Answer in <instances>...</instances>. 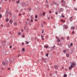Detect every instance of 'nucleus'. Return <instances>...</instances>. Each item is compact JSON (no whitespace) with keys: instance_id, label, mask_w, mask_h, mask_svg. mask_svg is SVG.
<instances>
[{"instance_id":"33","label":"nucleus","mask_w":77,"mask_h":77,"mask_svg":"<svg viewBox=\"0 0 77 77\" xmlns=\"http://www.w3.org/2000/svg\"><path fill=\"white\" fill-rule=\"evenodd\" d=\"M44 31H42V33L43 34L44 33Z\"/></svg>"},{"instance_id":"22","label":"nucleus","mask_w":77,"mask_h":77,"mask_svg":"<svg viewBox=\"0 0 77 77\" xmlns=\"http://www.w3.org/2000/svg\"><path fill=\"white\" fill-rule=\"evenodd\" d=\"M48 54H46V56L47 57H48Z\"/></svg>"},{"instance_id":"11","label":"nucleus","mask_w":77,"mask_h":77,"mask_svg":"<svg viewBox=\"0 0 77 77\" xmlns=\"http://www.w3.org/2000/svg\"><path fill=\"white\" fill-rule=\"evenodd\" d=\"M20 2V1L19 0H18V1H16V2L18 4Z\"/></svg>"},{"instance_id":"42","label":"nucleus","mask_w":77,"mask_h":77,"mask_svg":"<svg viewBox=\"0 0 77 77\" xmlns=\"http://www.w3.org/2000/svg\"><path fill=\"white\" fill-rule=\"evenodd\" d=\"M55 14H58V13H57V12H56Z\"/></svg>"},{"instance_id":"49","label":"nucleus","mask_w":77,"mask_h":77,"mask_svg":"<svg viewBox=\"0 0 77 77\" xmlns=\"http://www.w3.org/2000/svg\"><path fill=\"white\" fill-rule=\"evenodd\" d=\"M1 69H2V70H3V69H4V68H3V67H2Z\"/></svg>"},{"instance_id":"56","label":"nucleus","mask_w":77,"mask_h":77,"mask_svg":"<svg viewBox=\"0 0 77 77\" xmlns=\"http://www.w3.org/2000/svg\"><path fill=\"white\" fill-rule=\"evenodd\" d=\"M29 25H31V24H31V23H29Z\"/></svg>"},{"instance_id":"30","label":"nucleus","mask_w":77,"mask_h":77,"mask_svg":"<svg viewBox=\"0 0 77 77\" xmlns=\"http://www.w3.org/2000/svg\"><path fill=\"white\" fill-rule=\"evenodd\" d=\"M31 9V8H29V11H30Z\"/></svg>"},{"instance_id":"26","label":"nucleus","mask_w":77,"mask_h":77,"mask_svg":"<svg viewBox=\"0 0 77 77\" xmlns=\"http://www.w3.org/2000/svg\"><path fill=\"white\" fill-rule=\"evenodd\" d=\"M38 17V16H35V18H37Z\"/></svg>"},{"instance_id":"8","label":"nucleus","mask_w":77,"mask_h":77,"mask_svg":"<svg viewBox=\"0 0 77 77\" xmlns=\"http://www.w3.org/2000/svg\"><path fill=\"white\" fill-rule=\"evenodd\" d=\"M21 33L19 32L18 33L17 35H21Z\"/></svg>"},{"instance_id":"51","label":"nucleus","mask_w":77,"mask_h":77,"mask_svg":"<svg viewBox=\"0 0 77 77\" xmlns=\"http://www.w3.org/2000/svg\"><path fill=\"white\" fill-rule=\"evenodd\" d=\"M50 19V17H49L48 18V20H49Z\"/></svg>"},{"instance_id":"62","label":"nucleus","mask_w":77,"mask_h":77,"mask_svg":"<svg viewBox=\"0 0 77 77\" xmlns=\"http://www.w3.org/2000/svg\"><path fill=\"white\" fill-rule=\"evenodd\" d=\"M7 54L6 53H5V55H6Z\"/></svg>"},{"instance_id":"21","label":"nucleus","mask_w":77,"mask_h":77,"mask_svg":"<svg viewBox=\"0 0 77 77\" xmlns=\"http://www.w3.org/2000/svg\"><path fill=\"white\" fill-rule=\"evenodd\" d=\"M63 51V52H64V53H66V50Z\"/></svg>"},{"instance_id":"64","label":"nucleus","mask_w":77,"mask_h":77,"mask_svg":"<svg viewBox=\"0 0 77 77\" xmlns=\"http://www.w3.org/2000/svg\"><path fill=\"white\" fill-rule=\"evenodd\" d=\"M11 34V33L10 32H9Z\"/></svg>"},{"instance_id":"29","label":"nucleus","mask_w":77,"mask_h":77,"mask_svg":"<svg viewBox=\"0 0 77 77\" xmlns=\"http://www.w3.org/2000/svg\"><path fill=\"white\" fill-rule=\"evenodd\" d=\"M71 44L72 45H70L71 46H72V45L73 44L72 43H71Z\"/></svg>"},{"instance_id":"39","label":"nucleus","mask_w":77,"mask_h":77,"mask_svg":"<svg viewBox=\"0 0 77 77\" xmlns=\"http://www.w3.org/2000/svg\"><path fill=\"white\" fill-rule=\"evenodd\" d=\"M51 18L52 19H53V17H52V16H51Z\"/></svg>"},{"instance_id":"54","label":"nucleus","mask_w":77,"mask_h":77,"mask_svg":"<svg viewBox=\"0 0 77 77\" xmlns=\"http://www.w3.org/2000/svg\"><path fill=\"white\" fill-rule=\"evenodd\" d=\"M56 38L57 39H58V38H58V37H56Z\"/></svg>"},{"instance_id":"38","label":"nucleus","mask_w":77,"mask_h":77,"mask_svg":"<svg viewBox=\"0 0 77 77\" xmlns=\"http://www.w3.org/2000/svg\"><path fill=\"white\" fill-rule=\"evenodd\" d=\"M10 68H8V70H10Z\"/></svg>"},{"instance_id":"1","label":"nucleus","mask_w":77,"mask_h":77,"mask_svg":"<svg viewBox=\"0 0 77 77\" xmlns=\"http://www.w3.org/2000/svg\"><path fill=\"white\" fill-rule=\"evenodd\" d=\"M76 65V64L75 62H74L72 63L71 66L69 67V69H71L72 68H73L74 66H75Z\"/></svg>"},{"instance_id":"43","label":"nucleus","mask_w":77,"mask_h":77,"mask_svg":"<svg viewBox=\"0 0 77 77\" xmlns=\"http://www.w3.org/2000/svg\"><path fill=\"white\" fill-rule=\"evenodd\" d=\"M42 35H41V37H42V38H43V37H44V36H42Z\"/></svg>"},{"instance_id":"32","label":"nucleus","mask_w":77,"mask_h":77,"mask_svg":"<svg viewBox=\"0 0 77 77\" xmlns=\"http://www.w3.org/2000/svg\"><path fill=\"white\" fill-rule=\"evenodd\" d=\"M41 26H42V27H43V24H42V25H41Z\"/></svg>"},{"instance_id":"23","label":"nucleus","mask_w":77,"mask_h":77,"mask_svg":"<svg viewBox=\"0 0 77 77\" xmlns=\"http://www.w3.org/2000/svg\"><path fill=\"white\" fill-rule=\"evenodd\" d=\"M24 37H25V35H22V37L23 38H24Z\"/></svg>"},{"instance_id":"28","label":"nucleus","mask_w":77,"mask_h":77,"mask_svg":"<svg viewBox=\"0 0 77 77\" xmlns=\"http://www.w3.org/2000/svg\"><path fill=\"white\" fill-rule=\"evenodd\" d=\"M45 12H44L43 13V15H44V16H45Z\"/></svg>"},{"instance_id":"2","label":"nucleus","mask_w":77,"mask_h":77,"mask_svg":"<svg viewBox=\"0 0 77 77\" xmlns=\"http://www.w3.org/2000/svg\"><path fill=\"white\" fill-rule=\"evenodd\" d=\"M8 63H5L4 61H3L2 63V65H6L7 66L8 65Z\"/></svg>"},{"instance_id":"57","label":"nucleus","mask_w":77,"mask_h":77,"mask_svg":"<svg viewBox=\"0 0 77 77\" xmlns=\"http://www.w3.org/2000/svg\"><path fill=\"white\" fill-rule=\"evenodd\" d=\"M23 4H24V3H22V5H23Z\"/></svg>"},{"instance_id":"16","label":"nucleus","mask_w":77,"mask_h":77,"mask_svg":"<svg viewBox=\"0 0 77 77\" xmlns=\"http://www.w3.org/2000/svg\"><path fill=\"white\" fill-rule=\"evenodd\" d=\"M67 75L66 74H65V75H64V77H67Z\"/></svg>"},{"instance_id":"52","label":"nucleus","mask_w":77,"mask_h":77,"mask_svg":"<svg viewBox=\"0 0 77 77\" xmlns=\"http://www.w3.org/2000/svg\"><path fill=\"white\" fill-rule=\"evenodd\" d=\"M75 32L74 31H73L72 32V33H74Z\"/></svg>"},{"instance_id":"50","label":"nucleus","mask_w":77,"mask_h":77,"mask_svg":"<svg viewBox=\"0 0 77 77\" xmlns=\"http://www.w3.org/2000/svg\"><path fill=\"white\" fill-rule=\"evenodd\" d=\"M1 27H2L3 26V25H1Z\"/></svg>"},{"instance_id":"6","label":"nucleus","mask_w":77,"mask_h":77,"mask_svg":"<svg viewBox=\"0 0 77 77\" xmlns=\"http://www.w3.org/2000/svg\"><path fill=\"white\" fill-rule=\"evenodd\" d=\"M60 21L63 23H64L65 22V21L64 20H63L62 19Z\"/></svg>"},{"instance_id":"14","label":"nucleus","mask_w":77,"mask_h":77,"mask_svg":"<svg viewBox=\"0 0 77 77\" xmlns=\"http://www.w3.org/2000/svg\"><path fill=\"white\" fill-rule=\"evenodd\" d=\"M31 18L32 19H33L34 18L33 17V16L32 15L31 17Z\"/></svg>"},{"instance_id":"48","label":"nucleus","mask_w":77,"mask_h":77,"mask_svg":"<svg viewBox=\"0 0 77 77\" xmlns=\"http://www.w3.org/2000/svg\"><path fill=\"white\" fill-rule=\"evenodd\" d=\"M61 2H63L64 1L63 0H62Z\"/></svg>"},{"instance_id":"34","label":"nucleus","mask_w":77,"mask_h":77,"mask_svg":"<svg viewBox=\"0 0 77 77\" xmlns=\"http://www.w3.org/2000/svg\"><path fill=\"white\" fill-rule=\"evenodd\" d=\"M10 48H12V46H10Z\"/></svg>"},{"instance_id":"41","label":"nucleus","mask_w":77,"mask_h":77,"mask_svg":"<svg viewBox=\"0 0 77 77\" xmlns=\"http://www.w3.org/2000/svg\"><path fill=\"white\" fill-rule=\"evenodd\" d=\"M42 40H44V38H42Z\"/></svg>"},{"instance_id":"9","label":"nucleus","mask_w":77,"mask_h":77,"mask_svg":"<svg viewBox=\"0 0 77 77\" xmlns=\"http://www.w3.org/2000/svg\"><path fill=\"white\" fill-rule=\"evenodd\" d=\"M44 47V48H48V46L45 45Z\"/></svg>"},{"instance_id":"45","label":"nucleus","mask_w":77,"mask_h":77,"mask_svg":"<svg viewBox=\"0 0 77 77\" xmlns=\"http://www.w3.org/2000/svg\"><path fill=\"white\" fill-rule=\"evenodd\" d=\"M31 21L32 22L33 21V20L32 19V20H31Z\"/></svg>"},{"instance_id":"60","label":"nucleus","mask_w":77,"mask_h":77,"mask_svg":"<svg viewBox=\"0 0 77 77\" xmlns=\"http://www.w3.org/2000/svg\"><path fill=\"white\" fill-rule=\"evenodd\" d=\"M22 44H23V45L24 44V43L23 42V43H22Z\"/></svg>"},{"instance_id":"55","label":"nucleus","mask_w":77,"mask_h":77,"mask_svg":"<svg viewBox=\"0 0 77 77\" xmlns=\"http://www.w3.org/2000/svg\"><path fill=\"white\" fill-rule=\"evenodd\" d=\"M21 15V14H20L19 15L20 16Z\"/></svg>"},{"instance_id":"31","label":"nucleus","mask_w":77,"mask_h":77,"mask_svg":"<svg viewBox=\"0 0 77 77\" xmlns=\"http://www.w3.org/2000/svg\"><path fill=\"white\" fill-rule=\"evenodd\" d=\"M12 2H13L15 1V0H12Z\"/></svg>"},{"instance_id":"4","label":"nucleus","mask_w":77,"mask_h":77,"mask_svg":"<svg viewBox=\"0 0 77 77\" xmlns=\"http://www.w3.org/2000/svg\"><path fill=\"white\" fill-rule=\"evenodd\" d=\"M14 26H16L17 25V24L16 22H14Z\"/></svg>"},{"instance_id":"18","label":"nucleus","mask_w":77,"mask_h":77,"mask_svg":"<svg viewBox=\"0 0 77 77\" xmlns=\"http://www.w3.org/2000/svg\"><path fill=\"white\" fill-rule=\"evenodd\" d=\"M70 19L71 21H72L71 20L72 19V17H71L70 18Z\"/></svg>"},{"instance_id":"20","label":"nucleus","mask_w":77,"mask_h":77,"mask_svg":"<svg viewBox=\"0 0 77 77\" xmlns=\"http://www.w3.org/2000/svg\"><path fill=\"white\" fill-rule=\"evenodd\" d=\"M6 25H7V26H8L9 25V23H7V24H6Z\"/></svg>"},{"instance_id":"35","label":"nucleus","mask_w":77,"mask_h":77,"mask_svg":"<svg viewBox=\"0 0 77 77\" xmlns=\"http://www.w3.org/2000/svg\"><path fill=\"white\" fill-rule=\"evenodd\" d=\"M75 10L77 11V9L76 8H75Z\"/></svg>"},{"instance_id":"10","label":"nucleus","mask_w":77,"mask_h":77,"mask_svg":"<svg viewBox=\"0 0 77 77\" xmlns=\"http://www.w3.org/2000/svg\"><path fill=\"white\" fill-rule=\"evenodd\" d=\"M57 39V41L58 42H60V39H59V38H58V39Z\"/></svg>"},{"instance_id":"15","label":"nucleus","mask_w":77,"mask_h":77,"mask_svg":"<svg viewBox=\"0 0 77 77\" xmlns=\"http://www.w3.org/2000/svg\"><path fill=\"white\" fill-rule=\"evenodd\" d=\"M55 48V46H54L53 47H52V48L53 50H54V48Z\"/></svg>"},{"instance_id":"13","label":"nucleus","mask_w":77,"mask_h":77,"mask_svg":"<svg viewBox=\"0 0 77 77\" xmlns=\"http://www.w3.org/2000/svg\"><path fill=\"white\" fill-rule=\"evenodd\" d=\"M72 29H73V30L75 29V27L74 26H72Z\"/></svg>"},{"instance_id":"59","label":"nucleus","mask_w":77,"mask_h":77,"mask_svg":"<svg viewBox=\"0 0 77 77\" xmlns=\"http://www.w3.org/2000/svg\"><path fill=\"white\" fill-rule=\"evenodd\" d=\"M9 14H10V15H11V13H9Z\"/></svg>"},{"instance_id":"17","label":"nucleus","mask_w":77,"mask_h":77,"mask_svg":"<svg viewBox=\"0 0 77 77\" xmlns=\"http://www.w3.org/2000/svg\"><path fill=\"white\" fill-rule=\"evenodd\" d=\"M65 27L66 29L68 28V27L67 26H65Z\"/></svg>"},{"instance_id":"12","label":"nucleus","mask_w":77,"mask_h":77,"mask_svg":"<svg viewBox=\"0 0 77 77\" xmlns=\"http://www.w3.org/2000/svg\"><path fill=\"white\" fill-rule=\"evenodd\" d=\"M22 51H25V49L24 48H23L22 49Z\"/></svg>"},{"instance_id":"5","label":"nucleus","mask_w":77,"mask_h":77,"mask_svg":"<svg viewBox=\"0 0 77 77\" xmlns=\"http://www.w3.org/2000/svg\"><path fill=\"white\" fill-rule=\"evenodd\" d=\"M9 23L10 24H12L13 23V21L12 20H10V21Z\"/></svg>"},{"instance_id":"63","label":"nucleus","mask_w":77,"mask_h":77,"mask_svg":"<svg viewBox=\"0 0 77 77\" xmlns=\"http://www.w3.org/2000/svg\"><path fill=\"white\" fill-rule=\"evenodd\" d=\"M62 68V69H63L64 67H63Z\"/></svg>"},{"instance_id":"44","label":"nucleus","mask_w":77,"mask_h":77,"mask_svg":"<svg viewBox=\"0 0 77 77\" xmlns=\"http://www.w3.org/2000/svg\"><path fill=\"white\" fill-rule=\"evenodd\" d=\"M20 56V55H18V57H19Z\"/></svg>"},{"instance_id":"40","label":"nucleus","mask_w":77,"mask_h":77,"mask_svg":"<svg viewBox=\"0 0 77 77\" xmlns=\"http://www.w3.org/2000/svg\"><path fill=\"white\" fill-rule=\"evenodd\" d=\"M37 20H38L37 19H35V21H37Z\"/></svg>"},{"instance_id":"37","label":"nucleus","mask_w":77,"mask_h":77,"mask_svg":"<svg viewBox=\"0 0 77 77\" xmlns=\"http://www.w3.org/2000/svg\"><path fill=\"white\" fill-rule=\"evenodd\" d=\"M29 43V42H27L26 43V44L27 45Z\"/></svg>"},{"instance_id":"53","label":"nucleus","mask_w":77,"mask_h":77,"mask_svg":"<svg viewBox=\"0 0 77 77\" xmlns=\"http://www.w3.org/2000/svg\"><path fill=\"white\" fill-rule=\"evenodd\" d=\"M21 31L22 32H23V29H22V30H21Z\"/></svg>"},{"instance_id":"24","label":"nucleus","mask_w":77,"mask_h":77,"mask_svg":"<svg viewBox=\"0 0 77 77\" xmlns=\"http://www.w3.org/2000/svg\"><path fill=\"white\" fill-rule=\"evenodd\" d=\"M2 17V15L1 14H0V18Z\"/></svg>"},{"instance_id":"36","label":"nucleus","mask_w":77,"mask_h":77,"mask_svg":"<svg viewBox=\"0 0 77 77\" xmlns=\"http://www.w3.org/2000/svg\"><path fill=\"white\" fill-rule=\"evenodd\" d=\"M49 12L50 13H51V11H49Z\"/></svg>"},{"instance_id":"61","label":"nucleus","mask_w":77,"mask_h":77,"mask_svg":"<svg viewBox=\"0 0 77 77\" xmlns=\"http://www.w3.org/2000/svg\"><path fill=\"white\" fill-rule=\"evenodd\" d=\"M6 1H7L8 0H5Z\"/></svg>"},{"instance_id":"7","label":"nucleus","mask_w":77,"mask_h":77,"mask_svg":"<svg viewBox=\"0 0 77 77\" xmlns=\"http://www.w3.org/2000/svg\"><path fill=\"white\" fill-rule=\"evenodd\" d=\"M66 56L67 57H69V54L68 53H66Z\"/></svg>"},{"instance_id":"3","label":"nucleus","mask_w":77,"mask_h":77,"mask_svg":"<svg viewBox=\"0 0 77 77\" xmlns=\"http://www.w3.org/2000/svg\"><path fill=\"white\" fill-rule=\"evenodd\" d=\"M54 68L55 69H58V66L57 65H55L54 66Z\"/></svg>"},{"instance_id":"25","label":"nucleus","mask_w":77,"mask_h":77,"mask_svg":"<svg viewBox=\"0 0 77 77\" xmlns=\"http://www.w3.org/2000/svg\"><path fill=\"white\" fill-rule=\"evenodd\" d=\"M69 38V36L67 37V39L68 40V39Z\"/></svg>"},{"instance_id":"47","label":"nucleus","mask_w":77,"mask_h":77,"mask_svg":"<svg viewBox=\"0 0 77 77\" xmlns=\"http://www.w3.org/2000/svg\"><path fill=\"white\" fill-rule=\"evenodd\" d=\"M43 23H44V24H45L46 23V22L45 21L43 22Z\"/></svg>"},{"instance_id":"19","label":"nucleus","mask_w":77,"mask_h":77,"mask_svg":"<svg viewBox=\"0 0 77 77\" xmlns=\"http://www.w3.org/2000/svg\"><path fill=\"white\" fill-rule=\"evenodd\" d=\"M9 20V19L8 18H7L6 20V21L7 22H8Z\"/></svg>"},{"instance_id":"46","label":"nucleus","mask_w":77,"mask_h":77,"mask_svg":"<svg viewBox=\"0 0 77 77\" xmlns=\"http://www.w3.org/2000/svg\"><path fill=\"white\" fill-rule=\"evenodd\" d=\"M46 7H47V8H48L49 7L48 6V5Z\"/></svg>"},{"instance_id":"27","label":"nucleus","mask_w":77,"mask_h":77,"mask_svg":"<svg viewBox=\"0 0 77 77\" xmlns=\"http://www.w3.org/2000/svg\"><path fill=\"white\" fill-rule=\"evenodd\" d=\"M62 17H65V16L62 14Z\"/></svg>"},{"instance_id":"58","label":"nucleus","mask_w":77,"mask_h":77,"mask_svg":"<svg viewBox=\"0 0 77 77\" xmlns=\"http://www.w3.org/2000/svg\"><path fill=\"white\" fill-rule=\"evenodd\" d=\"M29 20V19H27V20L28 21Z\"/></svg>"}]
</instances>
